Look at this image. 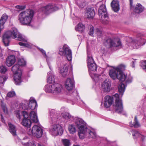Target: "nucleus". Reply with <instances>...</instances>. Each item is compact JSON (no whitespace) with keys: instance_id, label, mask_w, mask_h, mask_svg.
<instances>
[{"instance_id":"f257e3e1","label":"nucleus","mask_w":146,"mask_h":146,"mask_svg":"<svg viewBox=\"0 0 146 146\" xmlns=\"http://www.w3.org/2000/svg\"><path fill=\"white\" fill-rule=\"evenodd\" d=\"M110 76L113 79L115 80L117 78L121 82L118 86V91L121 96L123 95L125 90L126 85L124 83H128L132 82V77L131 76L121 75V72L118 71L115 68L111 69L109 72Z\"/></svg>"},{"instance_id":"f03ea898","label":"nucleus","mask_w":146,"mask_h":146,"mask_svg":"<svg viewBox=\"0 0 146 146\" xmlns=\"http://www.w3.org/2000/svg\"><path fill=\"white\" fill-rule=\"evenodd\" d=\"M34 15V11L27 10L21 12L19 15V20L23 25H29L31 23Z\"/></svg>"},{"instance_id":"7ed1b4c3","label":"nucleus","mask_w":146,"mask_h":146,"mask_svg":"<svg viewBox=\"0 0 146 146\" xmlns=\"http://www.w3.org/2000/svg\"><path fill=\"white\" fill-rule=\"evenodd\" d=\"M19 33L16 28H13L11 31H8L6 32L3 36V42L5 46H7L9 45V39L11 37L15 38Z\"/></svg>"},{"instance_id":"20e7f679","label":"nucleus","mask_w":146,"mask_h":146,"mask_svg":"<svg viewBox=\"0 0 146 146\" xmlns=\"http://www.w3.org/2000/svg\"><path fill=\"white\" fill-rule=\"evenodd\" d=\"M63 89L62 86L59 84H49L45 85L44 90L46 93H53L54 94L60 93Z\"/></svg>"},{"instance_id":"39448f33","label":"nucleus","mask_w":146,"mask_h":146,"mask_svg":"<svg viewBox=\"0 0 146 146\" xmlns=\"http://www.w3.org/2000/svg\"><path fill=\"white\" fill-rule=\"evenodd\" d=\"M131 42V43L128 44V45L129 47L131 46H132L134 49H137L141 45L145 44L146 42V40L143 35L138 34L136 38L132 40Z\"/></svg>"},{"instance_id":"423d86ee","label":"nucleus","mask_w":146,"mask_h":146,"mask_svg":"<svg viewBox=\"0 0 146 146\" xmlns=\"http://www.w3.org/2000/svg\"><path fill=\"white\" fill-rule=\"evenodd\" d=\"M12 70L13 73L14 80L16 85H19L22 82V70L18 64L14 65L12 68Z\"/></svg>"},{"instance_id":"0eeeda50","label":"nucleus","mask_w":146,"mask_h":146,"mask_svg":"<svg viewBox=\"0 0 146 146\" xmlns=\"http://www.w3.org/2000/svg\"><path fill=\"white\" fill-rule=\"evenodd\" d=\"M99 15L101 22L104 24L108 23V17L106 6L104 5H101L98 10Z\"/></svg>"},{"instance_id":"6e6552de","label":"nucleus","mask_w":146,"mask_h":146,"mask_svg":"<svg viewBox=\"0 0 146 146\" xmlns=\"http://www.w3.org/2000/svg\"><path fill=\"white\" fill-rule=\"evenodd\" d=\"M59 54L62 56H65L68 61L72 60V53L69 47L66 44L64 45L59 49Z\"/></svg>"},{"instance_id":"1a4fd4ad","label":"nucleus","mask_w":146,"mask_h":146,"mask_svg":"<svg viewBox=\"0 0 146 146\" xmlns=\"http://www.w3.org/2000/svg\"><path fill=\"white\" fill-rule=\"evenodd\" d=\"M104 44L106 46L115 47L117 49L120 48L122 47L121 42L117 38L112 39L108 38L106 40Z\"/></svg>"},{"instance_id":"9d476101","label":"nucleus","mask_w":146,"mask_h":146,"mask_svg":"<svg viewBox=\"0 0 146 146\" xmlns=\"http://www.w3.org/2000/svg\"><path fill=\"white\" fill-rule=\"evenodd\" d=\"M113 97L115 98V104L113 106V109L118 113H121L123 111V106L122 100L120 99L119 95L116 94Z\"/></svg>"},{"instance_id":"9b49d317","label":"nucleus","mask_w":146,"mask_h":146,"mask_svg":"<svg viewBox=\"0 0 146 146\" xmlns=\"http://www.w3.org/2000/svg\"><path fill=\"white\" fill-rule=\"evenodd\" d=\"M49 131L52 135L56 136L58 135H61L63 133V129L60 125L58 124H54L51 127Z\"/></svg>"},{"instance_id":"f8f14e48","label":"nucleus","mask_w":146,"mask_h":146,"mask_svg":"<svg viewBox=\"0 0 146 146\" xmlns=\"http://www.w3.org/2000/svg\"><path fill=\"white\" fill-rule=\"evenodd\" d=\"M82 134V136L80 135L79 136L80 138L82 139H84L85 137L89 138L95 139L96 137V134L93 130L87 127L83 131Z\"/></svg>"},{"instance_id":"ddd939ff","label":"nucleus","mask_w":146,"mask_h":146,"mask_svg":"<svg viewBox=\"0 0 146 146\" xmlns=\"http://www.w3.org/2000/svg\"><path fill=\"white\" fill-rule=\"evenodd\" d=\"M75 124L78 127L79 130L78 131V134L79 136L80 135L82 136V133L84 130L86 128L85 126V122L84 121L80 118H77L75 121Z\"/></svg>"},{"instance_id":"4468645a","label":"nucleus","mask_w":146,"mask_h":146,"mask_svg":"<svg viewBox=\"0 0 146 146\" xmlns=\"http://www.w3.org/2000/svg\"><path fill=\"white\" fill-rule=\"evenodd\" d=\"M89 68V73L92 78L95 80H97L99 79V76L94 73L96 70L97 66L96 64L93 63L92 64L88 65Z\"/></svg>"},{"instance_id":"2eb2a0df","label":"nucleus","mask_w":146,"mask_h":146,"mask_svg":"<svg viewBox=\"0 0 146 146\" xmlns=\"http://www.w3.org/2000/svg\"><path fill=\"white\" fill-rule=\"evenodd\" d=\"M31 131L33 135L37 138H39L42 135L43 130L41 127L35 125L32 127Z\"/></svg>"},{"instance_id":"dca6fc26","label":"nucleus","mask_w":146,"mask_h":146,"mask_svg":"<svg viewBox=\"0 0 146 146\" xmlns=\"http://www.w3.org/2000/svg\"><path fill=\"white\" fill-rule=\"evenodd\" d=\"M74 81L73 79L68 78L65 82V86L68 91L72 90L74 87Z\"/></svg>"},{"instance_id":"f3484780","label":"nucleus","mask_w":146,"mask_h":146,"mask_svg":"<svg viewBox=\"0 0 146 146\" xmlns=\"http://www.w3.org/2000/svg\"><path fill=\"white\" fill-rule=\"evenodd\" d=\"M111 86V83L109 79H106L102 84V90L104 92H109L110 91Z\"/></svg>"},{"instance_id":"a211bd4d","label":"nucleus","mask_w":146,"mask_h":146,"mask_svg":"<svg viewBox=\"0 0 146 146\" xmlns=\"http://www.w3.org/2000/svg\"><path fill=\"white\" fill-rule=\"evenodd\" d=\"M59 72L63 77H65L67 75L68 70V65L65 63L62 64V66L59 68Z\"/></svg>"},{"instance_id":"6ab92c4d","label":"nucleus","mask_w":146,"mask_h":146,"mask_svg":"<svg viewBox=\"0 0 146 146\" xmlns=\"http://www.w3.org/2000/svg\"><path fill=\"white\" fill-rule=\"evenodd\" d=\"M54 5L49 4L46 6L41 8L42 11L45 13H47L54 11L56 8Z\"/></svg>"},{"instance_id":"aec40b11","label":"nucleus","mask_w":146,"mask_h":146,"mask_svg":"<svg viewBox=\"0 0 146 146\" xmlns=\"http://www.w3.org/2000/svg\"><path fill=\"white\" fill-rule=\"evenodd\" d=\"M113 101L112 98L108 96H106L104 100V106L106 108H109L112 104Z\"/></svg>"},{"instance_id":"412c9836","label":"nucleus","mask_w":146,"mask_h":146,"mask_svg":"<svg viewBox=\"0 0 146 146\" xmlns=\"http://www.w3.org/2000/svg\"><path fill=\"white\" fill-rule=\"evenodd\" d=\"M15 58L14 56H10L7 58L6 64L7 66H11L15 63Z\"/></svg>"},{"instance_id":"4be33fe9","label":"nucleus","mask_w":146,"mask_h":146,"mask_svg":"<svg viewBox=\"0 0 146 146\" xmlns=\"http://www.w3.org/2000/svg\"><path fill=\"white\" fill-rule=\"evenodd\" d=\"M111 6L115 12H118L120 9L119 2L118 0H113L111 3Z\"/></svg>"},{"instance_id":"5701e85b","label":"nucleus","mask_w":146,"mask_h":146,"mask_svg":"<svg viewBox=\"0 0 146 146\" xmlns=\"http://www.w3.org/2000/svg\"><path fill=\"white\" fill-rule=\"evenodd\" d=\"M37 106V104L36 101L33 97H31L29 100V107L30 109L32 110L35 109Z\"/></svg>"},{"instance_id":"b1692460","label":"nucleus","mask_w":146,"mask_h":146,"mask_svg":"<svg viewBox=\"0 0 146 146\" xmlns=\"http://www.w3.org/2000/svg\"><path fill=\"white\" fill-rule=\"evenodd\" d=\"M86 14L87 18H92L95 15V10L93 8H88L86 11Z\"/></svg>"},{"instance_id":"393cba45","label":"nucleus","mask_w":146,"mask_h":146,"mask_svg":"<svg viewBox=\"0 0 146 146\" xmlns=\"http://www.w3.org/2000/svg\"><path fill=\"white\" fill-rule=\"evenodd\" d=\"M131 132L134 139L139 137L141 138L142 141H143L144 138L146 137V136H144L143 135L139 133L137 131L135 130H132L131 131Z\"/></svg>"},{"instance_id":"a878e982","label":"nucleus","mask_w":146,"mask_h":146,"mask_svg":"<svg viewBox=\"0 0 146 146\" xmlns=\"http://www.w3.org/2000/svg\"><path fill=\"white\" fill-rule=\"evenodd\" d=\"M29 117L31 120L34 123H37L38 121V119L37 114L35 111H32L30 112Z\"/></svg>"},{"instance_id":"bb28decb","label":"nucleus","mask_w":146,"mask_h":146,"mask_svg":"<svg viewBox=\"0 0 146 146\" xmlns=\"http://www.w3.org/2000/svg\"><path fill=\"white\" fill-rule=\"evenodd\" d=\"M133 10L136 13H139L143 11L144 8L140 4H138L135 6Z\"/></svg>"},{"instance_id":"cd10ccee","label":"nucleus","mask_w":146,"mask_h":146,"mask_svg":"<svg viewBox=\"0 0 146 146\" xmlns=\"http://www.w3.org/2000/svg\"><path fill=\"white\" fill-rule=\"evenodd\" d=\"M47 74V82L50 84L54 83L55 79L53 74L51 72H48Z\"/></svg>"},{"instance_id":"c85d7f7f","label":"nucleus","mask_w":146,"mask_h":146,"mask_svg":"<svg viewBox=\"0 0 146 146\" xmlns=\"http://www.w3.org/2000/svg\"><path fill=\"white\" fill-rule=\"evenodd\" d=\"M9 131L14 136H16V130L15 126L11 123H9Z\"/></svg>"},{"instance_id":"c756f323","label":"nucleus","mask_w":146,"mask_h":146,"mask_svg":"<svg viewBox=\"0 0 146 146\" xmlns=\"http://www.w3.org/2000/svg\"><path fill=\"white\" fill-rule=\"evenodd\" d=\"M22 125L24 126L30 127L31 125V121L29 119H24L22 122Z\"/></svg>"},{"instance_id":"7c9ffc66","label":"nucleus","mask_w":146,"mask_h":146,"mask_svg":"<svg viewBox=\"0 0 146 146\" xmlns=\"http://www.w3.org/2000/svg\"><path fill=\"white\" fill-rule=\"evenodd\" d=\"M134 121V122L133 123H132V122H129V124L131 127H138L140 126V125L139 122L136 116L135 117Z\"/></svg>"},{"instance_id":"2f4dec72","label":"nucleus","mask_w":146,"mask_h":146,"mask_svg":"<svg viewBox=\"0 0 146 146\" xmlns=\"http://www.w3.org/2000/svg\"><path fill=\"white\" fill-rule=\"evenodd\" d=\"M115 68L117 69V70L119 72V71L121 72V75H127L123 73L122 71H123L125 69V66L123 64H120L117 67H115Z\"/></svg>"},{"instance_id":"473e14b6","label":"nucleus","mask_w":146,"mask_h":146,"mask_svg":"<svg viewBox=\"0 0 146 146\" xmlns=\"http://www.w3.org/2000/svg\"><path fill=\"white\" fill-rule=\"evenodd\" d=\"M85 28V26L82 23H79L76 27H75L76 31L82 32Z\"/></svg>"},{"instance_id":"72a5a7b5","label":"nucleus","mask_w":146,"mask_h":146,"mask_svg":"<svg viewBox=\"0 0 146 146\" xmlns=\"http://www.w3.org/2000/svg\"><path fill=\"white\" fill-rule=\"evenodd\" d=\"M68 129L69 133L70 134H74L76 132V128L73 125H69Z\"/></svg>"},{"instance_id":"f704fd0d","label":"nucleus","mask_w":146,"mask_h":146,"mask_svg":"<svg viewBox=\"0 0 146 146\" xmlns=\"http://www.w3.org/2000/svg\"><path fill=\"white\" fill-rule=\"evenodd\" d=\"M39 49L40 51L42 52L43 55L44 56V57L46 58L47 62L48 63V64L49 66V67L50 69H51V66L50 65V62H49V58L47 56L46 54L45 51L42 48H39Z\"/></svg>"},{"instance_id":"c9c22d12","label":"nucleus","mask_w":146,"mask_h":146,"mask_svg":"<svg viewBox=\"0 0 146 146\" xmlns=\"http://www.w3.org/2000/svg\"><path fill=\"white\" fill-rule=\"evenodd\" d=\"M62 116L67 120H69L72 117L70 114L69 113L65 112H64L61 113Z\"/></svg>"},{"instance_id":"e433bc0d","label":"nucleus","mask_w":146,"mask_h":146,"mask_svg":"<svg viewBox=\"0 0 146 146\" xmlns=\"http://www.w3.org/2000/svg\"><path fill=\"white\" fill-rule=\"evenodd\" d=\"M94 62L93 59L91 55L88 53V59L87 64L88 65L92 64L93 63H94Z\"/></svg>"},{"instance_id":"4c0bfd02","label":"nucleus","mask_w":146,"mask_h":146,"mask_svg":"<svg viewBox=\"0 0 146 146\" xmlns=\"http://www.w3.org/2000/svg\"><path fill=\"white\" fill-rule=\"evenodd\" d=\"M17 39L20 41L27 42V40L25 37L19 34L17 36Z\"/></svg>"},{"instance_id":"58836bf2","label":"nucleus","mask_w":146,"mask_h":146,"mask_svg":"<svg viewBox=\"0 0 146 146\" xmlns=\"http://www.w3.org/2000/svg\"><path fill=\"white\" fill-rule=\"evenodd\" d=\"M18 64L20 66H24L26 64V62L24 59L19 58L18 62Z\"/></svg>"},{"instance_id":"ea45409f","label":"nucleus","mask_w":146,"mask_h":146,"mask_svg":"<svg viewBox=\"0 0 146 146\" xmlns=\"http://www.w3.org/2000/svg\"><path fill=\"white\" fill-rule=\"evenodd\" d=\"M16 95L15 92L14 91L9 92L7 94L6 99H7V98H12L15 96Z\"/></svg>"},{"instance_id":"a19ab883","label":"nucleus","mask_w":146,"mask_h":146,"mask_svg":"<svg viewBox=\"0 0 146 146\" xmlns=\"http://www.w3.org/2000/svg\"><path fill=\"white\" fill-rule=\"evenodd\" d=\"M85 0H82L81 1H80V0L78 1V4L80 7L83 8L85 5Z\"/></svg>"},{"instance_id":"79ce46f5","label":"nucleus","mask_w":146,"mask_h":146,"mask_svg":"<svg viewBox=\"0 0 146 146\" xmlns=\"http://www.w3.org/2000/svg\"><path fill=\"white\" fill-rule=\"evenodd\" d=\"M94 32L99 36H100L102 34V31L98 28H96L95 29Z\"/></svg>"},{"instance_id":"37998d69","label":"nucleus","mask_w":146,"mask_h":146,"mask_svg":"<svg viewBox=\"0 0 146 146\" xmlns=\"http://www.w3.org/2000/svg\"><path fill=\"white\" fill-rule=\"evenodd\" d=\"M1 108L3 112L5 113H7L8 111L6 105L3 102H1Z\"/></svg>"},{"instance_id":"c03bdc74","label":"nucleus","mask_w":146,"mask_h":146,"mask_svg":"<svg viewBox=\"0 0 146 146\" xmlns=\"http://www.w3.org/2000/svg\"><path fill=\"white\" fill-rule=\"evenodd\" d=\"M62 141L64 146H69L70 143L69 140L63 139Z\"/></svg>"},{"instance_id":"a18cd8bd","label":"nucleus","mask_w":146,"mask_h":146,"mask_svg":"<svg viewBox=\"0 0 146 146\" xmlns=\"http://www.w3.org/2000/svg\"><path fill=\"white\" fill-rule=\"evenodd\" d=\"M7 70L6 67L5 66H0V72L4 73Z\"/></svg>"},{"instance_id":"49530a36","label":"nucleus","mask_w":146,"mask_h":146,"mask_svg":"<svg viewBox=\"0 0 146 146\" xmlns=\"http://www.w3.org/2000/svg\"><path fill=\"white\" fill-rule=\"evenodd\" d=\"M94 33V27L92 25H90V29L89 31V34L91 36H92L93 34Z\"/></svg>"},{"instance_id":"de8ad7c7","label":"nucleus","mask_w":146,"mask_h":146,"mask_svg":"<svg viewBox=\"0 0 146 146\" xmlns=\"http://www.w3.org/2000/svg\"><path fill=\"white\" fill-rule=\"evenodd\" d=\"M19 44L20 45L26 47L28 48H30L31 47L30 45L27 43H25L22 42H19Z\"/></svg>"},{"instance_id":"09e8293b","label":"nucleus","mask_w":146,"mask_h":146,"mask_svg":"<svg viewBox=\"0 0 146 146\" xmlns=\"http://www.w3.org/2000/svg\"><path fill=\"white\" fill-rule=\"evenodd\" d=\"M7 79L6 77L5 76H2L0 77V82L1 83L3 84V83Z\"/></svg>"},{"instance_id":"8fccbe9b","label":"nucleus","mask_w":146,"mask_h":146,"mask_svg":"<svg viewBox=\"0 0 146 146\" xmlns=\"http://www.w3.org/2000/svg\"><path fill=\"white\" fill-rule=\"evenodd\" d=\"M22 113L23 116L24 117V119H27L28 118L29 115L27 112L23 111H22Z\"/></svg>"},{"instance_id":"3c124183","label":"nucleus","mask_w":146,"mask_h":146,"mask_svg":"<svg viewBox=\"0 0 146 146\" xmlns=\"http://www.w3.org/2000/svg\"><path fill=\"white\" fill-rule=\"evenodd\" d=\"M21 111H15V114L16 117L19 119H21Z\"/></svg>"},{"instance_id":"603ef678","label":"nucleus","mask_w":146,"mask_h":146,"mask_svg":"<svg viewBox=\"0 0 146 146\" xmlns=\"http://www.w3.org/2000/svg\"><path fill=\"white\" fill-rule=\"evenodd\" d=\"M15 7L17 9H18L20 10H21L24 9L25 8V6L18 5L16 6H15Z\"/></svg>"},{"instance_id":"864d4df0","label":"nucleus","mask_w":146,"mask_h":146,"mask_svg":"<svg viewBox=\"0 0 146 146\" xmlns=\"http://www.w3.org/2000/svg\"><path fill=\"white\" fill-rule=\"evenodd\" d=\"M27 146H36L35 144L33 142H29L26 144Z\"/></svg>"},{"instance_id":"5fc2aeb1","label":"nucleus","mask_w":146,"mask_h":146,"mask_svg":"<svg viewBox=\"0 0 146 146\" xmlns=\"http://www.w3.org/2000/svg\"><path fill=\"white\" fill-rule=\"evenodd\" d=\"M130 2V8L131 9H132L133 8V7H132V4H133V0H129Z\"/></svg>"},{"instance_id":"6e6d98bb","label":"nucleus","mask_w":146,"mask_h":146,"mask_svg":"<svg viewBox=\"0 0 146 146\" xmlns=\"http://www.w3.org/2000/svg\"><path fill=\"white\" fill-rule=\"evenodd\" d=\"M135 61L134 60L132 62V67L134 68L135 66Z\"/></svg>"},{"instance_id":"4d7b16f0","label":"nucleus","mask_w":146,"mask_h":146,"mask_svg":"<svg viewBox=\"0 0 146 146\" xmlns=\"http://www.w3.org/2000/svg\"><path fill=\"white\" fill-rule=\"evenodd\" d=\"M54 110H51V111H50V113L51 115H53V113H54Z\"/></svg>"},{"instance_id":"13d9d810","label":"nucleus","mask_w":146,"mask_h":146,"mask_svg":"<svg viewBox=\"0 0 146 146\" xmlns=\"http://www.w3.org/2000/svg\"><path fill=\"white\" fill-rule=\"evenodd\" d=\"M1 120L2 121L3 123H5V121L3 118V117L2 116V115L1 114Z\"/></svg>"},{"instance_id":"bf43d9fd","label":"nucleus","mask_w":146,"mask_h":146,"mask_svg":"<svg viewBox=\"0 0 146 146\" xmlns=\"http://www.w3.org/2000/svg\"><path fill=\"white\" fill-rule=\"evenodd\" d=\"M38 146H44L42 144H41L40 143L38 144Z\"/></svg>"},{"instance_id":"052dcab7","label":"nucleus","mask_w":146,"mask_h":146,"mask_svg":"<svg viewBox=\"0 0 146 146\" xmlns=\"http://www.w3.org/2000/svg\"><path fill=\"white\" fill-rule=\"evenodd\" d=\"M144 63H145V68L146 69V60H145V61Z\"/></svg>"},{"instance_id":"680f3d73","label":"nucleus","mask_w":146,"mask_h":146,"mask_svg":"<svg viewBox=\"0 0 146 146\" xmlns=\"http://www.w3.org/2000/svg\"><path fill=\"white\" fill-rule=\"evenodd\" d=\"M3 56V54L2 53H0V56L1 57H2V56Z\"/></svg>"},{"instance_id":"e2e57ef3","label":"nucleus","mask_w":146,"mask_h":146,"mask_svg":"<svg viewBox=\"0 0 146 146\" xmlns=\"http://www.w3.org/2000/svg\"><path fill=\"white\" fill-rule=\"evenodd\" d=\"M73 146H80V145H74Z\"/></svg>"}]
</instances>
